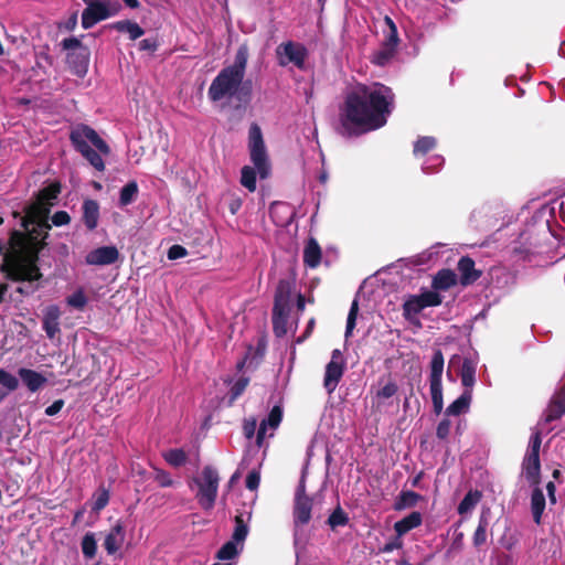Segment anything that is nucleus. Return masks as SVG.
<instances>
[{
	"instance_id": "nucleus-1",
	"label": "nucleus",
	"mask_w": 565,
	"mask_h": 565,
	"mask_svg": "<svg viewBox=\"0 0 565 565\" xmlns=\"http://www.w3.org/2000/svg\"><path fill=\"white\" fill-rule=\"evenodd\" d=\"M394 109V94L383 84H358L345 95L340 121L348 134H362L383 127Z\"/></svg>"
},
{
	"instance_id": "nucleus-2",
	"label": "nucleus",
	"mask_w": 565,
	"mask_h": 565,
	"mask_svg": "<svg viewBox=\"0 0 565 565\" xmlns=\"http://www.w3.org/2000/svg\"><path fill=\"white\" fill-rule=\"evenodd\" d=\"M248 151L254 167L244 166L241 170V183L249 192L256 190V177L266 179L270 174V161L264 142L262 129L252 124L248 130Z\"/></svg>"
},
{
	"instance_id": "nucleus-3",
	"label": "nucleus",
	"mask_w": 565,
	"mask_h": 565,
	"mask_svg": "<svg viewBox=\"0 0 565 565\" xmlns=\"http://www.w3.org/2000/svg\"><path fill=\"white\" fill-rule=\"evenodd\" d=\"M70 140L75 150L78 151L92 167L97 171L105 170L103 156L110 153V148L92 127L77 125L72 128Z\"/></svg>"
},
{
	"instance_id": "nucleus-4",
	"label": "nucleus",
	"mask_w": 565,
	"mask_h": 565,
	"mask_svg": "<svg viewBox=\"0 0 565 565\" xmlns=\"http://www.w3.org/2000/svg\"><path fill=\"white\" fill-rule=\"evenodd\" d=\"M3 269L10 280L21 284L17 287L18 292L29 296L39 288L42 275L35 259L20 257L6 264Z\"/></svg>"
},
{
	"instance_id": "nucleus-5",
	"label": "nucleus",
	"mask_w": 565,
	"mask_h": 565,
	"mask_svg": "<svg viewBox=\"0 0 565 565\" xmlns=\"http://www.w3.org/2000/svg\"><path fill=\"white\" fill-rule=\"evenodd\" d=\"M220 475L216 468L205 466L201 472L189 482L190 489H195V499L204 511L214 508L218 493Z\"/></svg>"
},
{
	"instance_id": "nucleus-6",
	"label": "nucleus",
	"mask_w": 565,
	"mask_h": 565,
	"mask_svg": "<svg viewBox=\"0 0 565 565\" xmlns=\"http://www.w3.org/2000/svg\"><path fill=\"white\" fill-rule=\"evenodd\" d=\"M250 516V512L241 513L235 516V526L231 539L215 554L218 561L236 564L237 558L244 551L245 540L249 532L248 522Z\"/></svg>"
},
{
	"instance_id": "nucleus-7",
	"label": "nucleus",
	"mask_w": 565,
	"mask_h": 565,
	"mask_svg": "<svg viewBox=\"0 0 565 565\" xmlns=\"http://www.w3.org/2000/svg\"><path fill=\"white\" fill-rule=\"evenodd\" d=\"M244 77L232 70L223 68L212 81L207 96L211 102L232 99L237 96Z\"/></svg>"
},
{
	"instance_id": "nucleus-8",
	"label": "nucleus",
	"mask_w": 565,
	"mask_h": 565,
	"mask_svg": "<svg viewBox=\"0 0 565 565\" xmlns=\"http://www.w3.org/2000/svg\"><path fill=\"white\" fill-rule=\"evenodd\" d=\"M541 444L542 438L540 431L533 433L522 461V475L530 486H539L541 481Z\"/></svg>"
},
{
	"instance_id": "nucleus-9",
	"label": "nucleus",
	"mask_w": 565,
	"mask_h": 565,
	"mask_svg": "<svg viewBox=\"0 0 565 565\" xmlns=\"http://www.w3.org/2000/svg\"><path fill=\"white\" fill-rule=\"evenodd\" d=\"M312 499L295 498L294 503V544L297 553L303 550L307 543V535L302 529L311 519Z\"/></svg>"
},
{
	"instance_id": "nucleus-10",
	"label": "nucleus",
	"mask_w": 565,
	"mask_h": 565,
	"mask_svg": "<svg viewBox=\"0 0 565 565\" xmlns=\"http://www.w3.org/2000/svg\"><path fill=\"white\" fill-rule=\"evenodd\" d=\"M444 355L440 350H435L430 361L429 373V390L433 402L434 412L439 415L444 408L443 397V372H444Z\"/></svg>"
},
{
	"instance_id": "nucleus-11",
	"label": "nucleus",
	"mask_w": 565,
	"mask_h": 565,
	"mask_svg": "<svg viewBox=\"0 0 565 565\" xmlns=\"http://www.w3.org/2000/svg\"><path fill=\"white\" fill-rule=\"evenodd\" d=\"M86 8L82 12V26L90 29L99 21L106 20L115 15L119 9L117 2L111 3L106 0H83Z\"/></svg>"
},
{
	"instance_id": "nucleus-12",
	"label": "nucleus",
	"mask_w": 565,
	"mask_h": 565,
	"mask_svg": "<svg viewBox=\"0 0 565 565\" xmlns=\"http://www.w3.org/2000/svg\"><path fill=\"white\" fill-rule=\"evenodd\" d=\"M441 303V296L433 290H426L420 295L409 296L403 305L404 318L411 323H418L417 316L427 307Z\"/></svg>"
},
{
	"instance_id": "nucleus-13",
	"label": "nucleus",
	"mask_w": 565,
	"mask_h": 565,
	"mask_svg": "<svg viewBox=\"0 0 565 565\" xmlns=\"http://www.w3.org/2000/svg\"><path fill=\"white\" fill-rule=\"evenodd\" d=\"M276 53L280 66L294 64L297 68L305 70L308 50L303 44L288 41L278 45Z\"/></svg>"
},
{
	"instance_id": "nucleus-14",
	"label": "nucleus",
	"mask_w": 565,
	"mask_h": 565,
	"mask_svg": "<svg viewBox=\"0 0 565 565\" xmlns=\"http://www.w3.org/2000/svg\"><path fill=\"white\" fill-rule=\"evenodd\" d=\"M344 362L340 350L332 351L331 360L326 366L323 387L331 394L335 391L344 373Z\"/></svg>"
},
{
	"instance_id": "nucleus-15",
	"label": "nucleus",
	"mask_w": 565,
	"mask_h": 565,
	"mask_svg": "<svg viewBox=\"0 0 565 565\" xmlns=\"http://www.w3.org/2000/svg\"><path fill=\"white\" fill-rule=\"evenodd\" d=\"M49 212V209L41 202L32 204L22 220L23 228L28 232L35 231V227L45 231L50 230L51 226L47 223Z\"/></svg>"
},
{
	"instance_id": "nucleus-16",
	"label": "nucleus",
	"mask_w": 565,
	"mask_h": 565,
	"mask_svg": "<svg viewBox=\"0 0 565 565\" xmlns=\"http://www.w3.org/2000/svg\"><path fill=\"white\" fill-rule=\"evenodd\" d=\"M282 419V409L280 406L275 405L269 412L268 416L264 418L258 427L256 443L258 447L263 446L264 439L274 435Z\"/></svg>"
},
{
	"instance_id": "nucleus-17",
	"label": "nucleus",
	"mask_w": 565,
	"mask_h": 565,
	"mask_svg": "<svg viewBox=\"0 0 565 565\" xmlns=\"http://www.w3.org/2000/svg\"><path fill=\"white\" fill-rule=\"evenodd\" d=\"M119 257L118 249L115 246H103L90 250L85 262L88 265L105 266L117 262Z\"/></svg>"
},
{
	"instance_id": "nucleus-18",
	"label": "nucleus",
	"mask_w": 565,
	"mask_h": 565,
	"mask_svg": "<svg viewBox=\"0 0 565 565\" xmlns=\"http://www.w3.org/2000/svg\"><path fill=\"white\" fill-rule=\"evenodd\" d=\"M126 537L125 527L121 522L116 524L105 535L104 547L108 555H116L124 545Z\"/></svg>"
},
{
	"instance_id": "nucleus-19",
	"label": "nucleus",
	"mask_w": 565,
	"mask_h": 565,
	"mask_svg": "<svg viewBox=\"0 0 565 565\" xmlns=\"http://www.w3.org/2000/svg\"><path fill=\"white\" fill-rule=\"evenodd\" d=\"M61 311L56 305L47 306L43 311L42 327L49 339H54L60 333Z\"/></svg>"
},
{
	"instance_id": "nucleus-20",
	"label": "nucleus",
	"mask_w": 565,
	"mask_h": 565,
	"mask_svg": "<svg viewBox=\"0 0 565 565\" xmlns=\"http://www.w3.org/2000/svg\"><path fill=\"white\" fill-rule=\"evenodd\" d=\"M18 374L22 381V383L28 387V390L32 393L42 388L47 380L41 373L26 367H21L18 371Z\"/></svg>"
},
{
	"instance_id": "nucleus-21",
	"label": "nucleus",
	"mask_w": 565,
	"mask_h": 565,
	"mask_svg": "<svg viewBox=\"0 0 565 565\" xmlns=\"http://www.w3.org/2000/svg\"><path fill=\"white\" fill-rule=\"evenodd\" d=\"M67 63L72 70V72L83 77L87 73L89 53L87 50H81L78 52H68L67 54Z\"/></svg>"
},
{
	"instance_id": "nucleus-22",
	"label": "nucleus",
	"mask_w": 565,
	"mask_h": 565,
	"mask_svg": "<svg viewBox=\"0 0 565 565\" xmlns=\"http://www.w3.org/2000/svg\"><path fill=\"white\" fill-rule=\"evenodd\" d=\"M82 220L87 230L93 231L98 225L99 204L93 199H86L82 205Z\"/></svg>"
},
{
	"instance_id": "nucleus-23",
	"label": "nucleus",
	"mask_w": 565,
	"mask_h": 565,
	"mask_svg": "<svg viewBox=\"0 0 565 565\" xmlns=\"http://www.w3.org/2000/svg\"><path fill=\"white\" fill-rule=\"evenodd\" d=\"M294 290V281L290 279H280L275 292V308L290 309L291 294Z\"/></svg>"
},
{
	"instance_id": "nucleus-24",
	"label": "nucleus",
	"mask_w": 565,
	"mask_h": 565,
	"mask_svg": "<svg viewBox=\"0 0 565 565\" xmlns=\"http://www.w3.org/2000/svg\"><path fill=\"white\" fill-rule=\"evenodd\" d=\"M423 523V514L418 511H413L399 521L395 522L394 531L398 536H404L409 531L417 529Z\"/></svg>"
},
{
	"instance_id": "nucleus-25",
	"label": "nucleus",
	"mask_w": 565,
	"mask_h": 565,
	"mask_svg": "<svg viewBox=\"0 0 565 565\" xmlns=\"http://www.w3.org/2000/svg\"><path fill=\"white\" fill-rule=\"evenodd\" d=\"M477 362L473 359L465 358L460 369V380L465 387L463 392L472 394V387L476 383Z\"/></svg>"
},
{
	"instance_id": "nucleus-26",
	"label": "nucleus",
	"mask_w": 565,
	"mask_h": 565,
	"mask_svg": "<svg viewBox=\"0 0 565 565\" xmlns=\"http://www.w3.org/2000/svg\"><path fill=\"white\" fill-rule=\"evenodd\" d=\"M532 494H531V512L533 515L534 522L539 525L542 521V515L545 510V497L542 489L539 486H532Z\"/></svg>"
},
{
	"instance_id": "nucleus-27",
	"label": "nucleus",
	"mask_w": 565,
	"mask_h": 565,
	"mask_svg": "<svg viewBox=\"0 0 565 565\" xmlns=\"http://www.w3.org/2000/svg\"><path fill=\"white\" fill-rule=\"evenodd\" d=\"M321 260V248L317 241L310 237L303 249V263L310 268H316Z\"/></svg>"
},
{
	"instance_id": "nucleus-28",
	"label": "nucleus",
	"mask_w": 565,
	"mask_h": 565,
	"mask_svg": "<svg viewBox=\"0 0 565 565\" xmlns=\"http://www.w3.org/2000/svg\"><path fill=\"white\" fill-rule=\"evenodd\" d=\"M289 311L287 308H273V329L277 337H284L288 331Z\"/></svg>"
},
{
	"instance_id": "nucleus-29",
	"label": "nucleus",
	"mask_w": 565,
	"mask_h": 565,
	"mask_svg": "<svg viewBox=\"0 0 565 565\" xmlns=\"http://www.w3.org/2000/svg\"><path fill=\"white\" fill-rule=\"evenodd\" d=\"M458 270L461 274V282L463 285L476 281L480 277V273L475 269V262L467 256L460 258Z\"/></svg>"
},
{
	"instance_id": "nucleus-30",
	"label": "nucleus",
	"mask_w": 565,
	"mask_h": 565,
	"mask_svg": "<svg viewBox=\"0 0 565 565\" xmlns=\"http://www.w3.org/2000/svg\"><path fill=\"white\" fill-rule=\"evenodd\" d=\"M472 394L469 392H462V394L455 399L445 411L447 416H458L469 411Z\"/></svg>"
},
{
	"instance_id": "nucleus-31",
	"label": "nucleus",
	"mask_w": 565,
	"mask_h": 565,
	"mask_svg": "<svg viewBox=\"0 0 565 565\" xmlns=\"http://www.w3.org/2000/svg\"><path fill=\"white\" fill-rule=\"evenodd\" d=\"M565 414V386L554 396L546 419L548 422L555 420Z\"/></svg>"
},
{
	"instance_id": "nucleus-32",
	"label": "nucleus",
	"mask_w": 565,
	"mask_h": 565,
	"mask_svg": "<svg viewBox=\"0 0 565 565\" xmlns=\"http://www.w3.org/2000/svg\"><path fill=\"white\" fill-rule=\"evenodd\" d=\"M113 28L121 33H127L130 40H137L145 34L143 29L130 20L117 21Z\"/></svg>"
},
{
	"instance_id": "nucleus-33",
	"label": "nucleus",
	"mask_w": 565,
	"mask_h": 565,
	"mask_svg": "<svg viewBox=\"0 0 565 565\" xmlns=\"http://www.w3.org/2000/svg\"><path fill=\"white\" fill-rule=\"evenodd\" d=\"M248 61V47L247 45H241L235 54L234 63L225 68L236 72L241 76H245L246 66Z\"/></svg>"
},
{
	"instance_id": "nucleus-34",
	"label": "nucleus",
	"mask_w": 565,
	"mask_h": 565,
	"mask_svg": "<svg viewBox=\"0 0 565 565\" xmlns=\"http://www.w3.org/2000/svg\"><path fill=\"white\" fill-rule=\"evenodd\" d=\"M422 495L414 491H402L397 497L394 509L396 511H402L405 509L414 508L420 500Z\"/></svg>"
},
{
	"instance_id": "nucleus-35",
	"label": "nucleus",
	"mask_w": 565,
	"mask_h": 565,
	"mask_svg": "<svg viewBox=\"0 0 565 565\" xmlns=\"http://www.w3.org/2000/svg\"><path fill=\"white\" fill-rule=\"evenodd\" d=\"M457 282V275L449 269H443L437 273L434 278L433 286L436 289L447 290L448 288L455 286Z\"/></svg>"
},
{
	"instance_id": "nucleus-36",
	"label": "nucleus",
	"mask_w": 565,
	"mask_h": 565,
	"mask_svg": "<svg viewBox=\"0 0 565 565\" xmlns=\"http://www.w3.org/2000/svg\"><path fill=\"white\" fill-rule=\"evenodd\" d=\"M139 193L138 184L136 181H129L125 184L119 192V206L125 207L137 199Z\"/></svg>"
},
{
	"instance_id": "nucleus-37",
	"label": "nucleus",
	"mask_w": 565,
	"mask_h": 565,
	"mask_svg": "<svg viewBox=\"0 0 565 565\" xmlns=\"http://www.w3.org/2000/svg\"><path fill=\"white\" fill-rule=\"evenodd\" d=\"M384 23L386 29L384 30L385 36L383 45L396 50L399 43L396 24L388 15L384 18Z\"/></svg>"
},
{
	"instance_id": "nucleus-38",
	"label": "nucleus",
	"mask_w": 565,
	"mask_h": 565,
	"mask_svg": "<svg viewBox=\"0 0 565 565\" xmlns=\"http://www.w3.org/2000/svg\"><path fill=\"white\" fill-rule=\"evenodd\" d=\"M168 465L174 468L182 467L188 460V455L182 448H172L162 454Z\"/></svg>"
},
{
	"instance_id": "nucleus-39",
	"label": "nucleus",
	"mask_w": 565,
	"mask_h": 565,
	"mask_svg": "<svg viewBox=\"0 0 565 565\" xmlns=\"http://www.w3.org/2000/svg\"><path fill=\"white\" fill-rule=\"evenodd\" d=\"M481 499V492L478 490H470L461 500V502L458 505V513L460 515H465L470 513L476 505L479 503Z\"/></svg>"
},
{
	"instance_id": "nucleus-40",
	"label": "nucleus",
	"mask_w": 565,
	"mask_h": 565,
	"mask_svg": "<svg viewBox=\"0 0 565 565\" xmlns=\"http://www.w3.org/2000/svg\"><path fill=\"white\" fill-rule=\"evenodd\" d=\"M82 553L85 558H93L97 552V541L95 533L87 532L81 542Z\"/></svg>"
},
{
	"instance_id": "nucleus-41",
	"label": "nucleus",
	"mask_w": 565,
	"mask_h": 565,
	"mask_svg": "<svg viewBox=\"0 0 565 565\" xmlns=\"http://www.w3.org/2000/svg\"><path fill=\"white\" fill-rule=\"evenodd\" d=\"M489 526V520L484 513H482L479 518L478 526L473 533V545L476 547H479L483 545L487 541V530Z\"/></svg>"
},
{
	"instance_id": "nucleus-42",
	"label": "nucleus",
	"mask_w": 565,
	"mask_h": 565,
	"mask_svg": "<svg viewBox=\"0 0 565 565\" xmlns=\"http://www.w3.org/2000/svg\"><path fill=\"white\" fill-rule=\"evenodd\" d=\"M87 302L88 298L82 288H78L76 291H74L66 298L67 306L76 310H83L86 307Z\"/></svg>"
},
{
	"instance_id": "nucleus-43",
	"label": "nucleus",
	"mask_w": 565,
	"mask_h": 565,
	"mask_svg": "<svg viewBox=\"0 0 565 565\" xmlns=\"http://www.w3.org/2000/svg\"><path fill=\"white\" fill-rule=\"evenodd\" d=\"M396 50L382 45V47L373 54L372 62L379 66H385L394 57Z\"/></svg>"
},
{
	"instance_id": "nucleus-44",
	"label": "nucleus",
	"mask_w": 565,
	"mask_h": 565,
	"mask_svg": "<svg viewBox=\"0 0 565 565\" xmlns=\"http://www.w3.org/2000/svg\"><path fill=\"white\" fill-rule=\"evenodd\" d=\"M358 313H359V302H358V299H354L351 303V307H350V310L348 313V318H347V326H345V332H344L345 340H348L353 334V330L356 324Z\"/></svg>"
},
{
	"instance_id": "nucleus-45",
	"label": "nucleus",
	"mask_w": 565,
	"mask_h": 565,
	"mask_svg": "<svg viewBox=\"0 0 565 565\" xmlns=\"http://www.w3.org/2000/svg\"><path fill=\"white\" fill-rule=\"evenodd\" d=\"M436 146V139L434 137L425 136L420 137L414 145L415 157L424 156Z\"/></svg>"
},
{
	"instance_id": "nucleus-46",
	"label": "nucleus",
	"mask_w": 565,
	"mask_h": 565,
	"mask_svg": "<svg viewBox=\"0 0 565 565\" xmlns=\"http://www.w3.org/2000/svg\"><path fill=\"white\" fill-rule=\"evenodd\" d=\"M444 162H445V160L441 156H439V154L430 156L424 161V163L422 166L423 172L426 174L436 173L444 166Z\"/></svg>"
},
{
	"instance_id": "nucleus-47",
	"label": "nucleus",
	"mask_w": 565,
	"mask_h": 565,
	"mask_svg": "<svg viewBox=\"0 0 565 565\" xmlns=\"http://www.w3.org/2000/svg\"><path fill=\"white\" fill-rule=\"evenodd\" d=\"M93 505L92 510L95 512H99L103 510L109 502V491L102 487L99 488L93 495Z\"/></svg>"
},
{
	"instance_id": "nucleus-48",
	"label": "nucleus",
	"mask_w": 565,
	"mask_h": 565,
	"mask_svg": "<svg viewBox=\"0 0 565 565\" xmlns=\"http://www.w3.org/2000/svg\"><path fill=\"white\" fill-rule=\"evenodd\" d=\"M348 523L349 516L341 507H338L328 518V524L332 530L338 526H345Z\"/></svg>"
},
{
	"instance_id": "nucleus-49",
	"label": "nucleus",
	"mask_w": 565,
	"mask_h": 565,
	"mask_svg": "<svg viewBox=\"0 0 565 565\" xmlns=\"http://www.w3.org/2000/svg\"><path fill=\"white\" fill-rule=\"evenodd\" d=\"M445 247H446L445 244L437 243V244L433 245L431 247H429L427 250L423 252L419 255L420 264L434 263L437 259V257L439 256V254L441 253V249H444Z\"/></svg>"
},
{
	"instance_id": "nucleus-50",
	"label": "nucleus",
	"mask_w": 565,
	"mask_h": 565,
	"mask_svg": "<svg viewBox=\"0 0 565 565\" xmlns=\"http://www.w3.org/2000/svg\"><path fill=\"white\" fill-rule=\"evenodd\" d=\"M397 390L398 387L395 382H387L376 392L375 398L377 404L380 405L383 401L393 397L397 393Z\"/></svg>"
},
{
	"instance_id": "nucleus-51",
	"label": "nucleus",
	"mask_w": 565,
	"mask_h": 565,
	"mask_svg": "<svg viewBox=\"0 0 565 565\" xmlns=\"http://www.w3.org/2000/svg\"><path fill=\"white\" fill-rule=\"evenodd\" d=\"M0 385L8 392H13L19 387V380L10 372L0 367Z\"/></svg>"
},
{
	"instance_id": "nucleus-52",
	"label": "nucleus",
	"mask_w": 565,
	"mask_h": 565,
	"mask_svg": "<svg viewBox=\"0 0 565 565\" xmlns=\"http://www.w3.org/2000/svg\"><path fill=\"white\" fill-rule=\"evenodd\" d=\"M153 479L162 488H168V487L174 486V480L172 479L171 475L168 471L159 469V468L154 469Z\"/></svg>"
},
{
	"instance_id": "nucleus-53",
	"label": "nucleus",
	"mask_w": 565,
	"mask_h": 565,
	"mask_svg": "<svg viewBox=\"0 0 565 565\" xmlns=\"http://www.w3.org/2000/svg\"><path fill=\"white\" fill-rule=\"evenodd\" d=\"M62 47L66 51H70V52H78L81 50H86L81 41L75 38V36H71V38H66L62 41Z\"/></svg>"
},
{
	"instance_id": "nucleus-54",
	"label": "nucleus",
	"mask_w": 565,
	"mask_h": 565,
	"mask_svg": "<svg viewBox=\"0 0 565 565\" xmlns=\"http://www.w3.org/2000/svg\"><path fill=\"white\" fill-rule=\"evenodd\" d=\"M450 430H451V422L448 418H444L439 422V424L437 426L436 435L439 439L444 440L449 436Z\"/></svg>"
},
{
	"instance_id": "nucleus-55",
	"label": "nucleus",
	"mask_w": 565,
	"mask_h": 565,
	"mask_svg": "<svg viewBox=\"0 0 565 565\" xmlns=\"http://www.w3.org/2000/svg\"><path fill=\"white\" fill-rule=\"evenodd\" d=\"M248 384V379H239L234 385L231 387V401L236 399L246 388Z\"/></svg>"
},
{
	"instance_id": "nucleus-56",
	"label": "nucleus",
	"mask_w": 565,
	"mask_h": 565,
	"mask_svg": "<svg viewBox=\"0 0 565 565\" xmlns=\"http://www.w3.org/2000/svg\"><path fill=\"white\" fill-rule=\"evenodd\" d=\"M403 536H398V534H396L395 537H393L392 540H390L388 542H386L384 544V546L382 547V552L383 553H391L395 550H401L403 547V540H402Z\"/></svg>"
},
{
	"instance_id": "nucleus-57",
	"label": "nucleus",
	"mask_w": 565,
	"mask_h": 565,
	"mask_svg": "<svg viewBox=\"0 0 565 565\" xmlns=\"http://www.w3.org/2000/svg\"><path fill=\"white\" fill-rule=\"evenodd\" d=\"M260 482V476L257 471H250L245 480L246 488L250 491H254L258 488Z\"/></svg>"
},
{
	"instance_id": "nucleus-58",
	"label": "nucleus",
	"mask_w": 565,
	"mask_h": 565,
	"mask_svg": "<svg viewBox=\"0 0 565 565\" xmlns=\"http://www.w3.org/2000/svg\"><path fill=\"white\" fill-rule=\"evenodd\" d=\"M188 255V250L181 245H172L168 250V258L170 260L179 259L185 257Z\"/></svg>"
},
{
	"instance_id": "nucleus-59",
	"label": "nucleus",
	"mask_w": 565,
	"mask_h": 565,
	"mask_svg": "<svg viewBox=\"0 0 565 565\" xmlns=\"http://www.w3.org/2000/svg\"><path fill=\"white\" fill-rule=\"evenodd\" d=\"M70 221H71V217H70L68 213L65 211H58V212L54 213V215L52 216V223L55 226L66 225L70 223Z\"/></svg>"
},
{
	"instance_id": "nucleus-60",
	"label": "nucleus",
	"mask_w": 565,
	"mask_h": 565,
	"mask_svg": "<svg viewBox=\"0 0 565 565\" xmlns=\"http://www.w3.org/2000/svg\"><path fill=\"white\" fill-rule=\"evenodd\" d=\"M257 420L255 418L246 419L244 423V435L247 439H252L255 435Z\"/></svg>"
},
{
	"instance_id": "nucleus-61",
	"label": "nucleus",
	"mask_w": 565,
	"mask_h": 565,
	"mask_svg": "<svg viewBox=\"0 0 565 565\" xmlns=\"http://www.w3.org/2000/svg\"><path fill=\"white\" fill-rule=\"evenodd\" d=\"M63 406H64V401L63 399H56L55 402H53V404H51L50 406H47L45 408V414L47 416H54V415H56L57 413L61 412Z\"/></svg>"
},
{
	"instance_id": "nucleus-62",
	"label": "nucleus",
	"mask_w": 565,
	"mask_h": 565,
	"mask_svg": "<svg viewBox=\"0 0 565 565\" xmlns=\"http://www.w3.org/2000/svg\"><path fill=\"white\" fill-rule=\"evenodd\" d=\"M139 49L141 51H154L157 49V43L152 39H143L139 42Z\"/></svg>"
},
{
	"instance_id": "nucleus-63",
	"label": "nucleus",
	"mask_w": 565,
	"mask_h": 565,
	"mask_svg": "<svg viewBox=\"0 0 565 565\" xmlns=\"http://www.w3.org/2000/svg\"><path fill=\"white\" fill-rule=\"evenodd\" d=\"M295 498H309L308 495H306L305 475H302L300 482L296 489Z\"/></svg>"
},
{
	"instance_id": "nucleus-64",
	"label": "nucleus",
	"mask_w": 565,
	"mask_h": 565,
	"mask_svg": "<svg viewBox=\"0 0 565 565\" xmlns=\"http://www.w3.org/2000/svg\"><path fill=\"white\" fill-rule=\"evenodd\" d=\"M546 490H547V494H548V499H550L551 503L555 504L556 503V497H555L556 487H555L554 482L550 481L546 484Z\"/></svg>"
}]
</instances>
